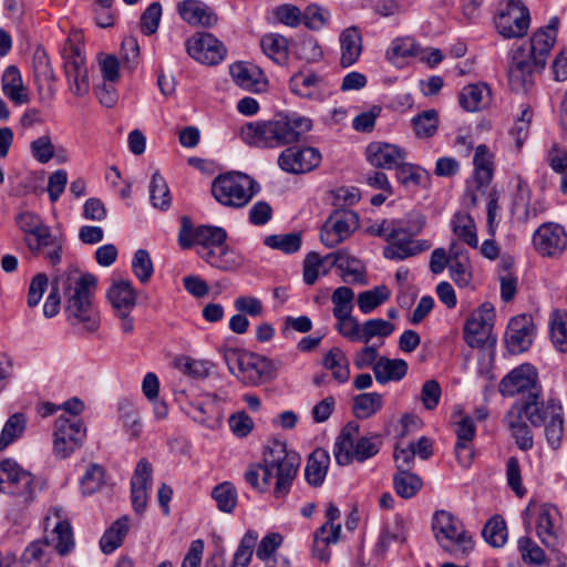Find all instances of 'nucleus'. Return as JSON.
<instances>
[{"label": "nucleus", "mask_w": 567, "mask_h": 567, "mask_svg": "<svg viewBox=\"0 0 567 567\" xmlns=\"http://www.w3.org/2000/svg\"><path fill=\"white\" fill-rule=\"evenodd\" d=\"M300 456L288 451L285 442L275 440L264 454L262 463L250 465L245 473V481L256 491L265 492L275 480L272 494L284 498L289 493L297 476Z\"/></svg>", "instance_id": "1"}, {"label": "nucleus", "mask_w": 567, "mask_h": 567, "mask_svg": "<svg viewBox=\"0 0 567 567\" xmlns=\"http://www.w3.org/2000/svg\"><path fill=\"white\" fill-rule=\"evenodd\" d=\"M59 285L64 296L66 321L74 327L93 332L100 326V316L93 303L97 279L92 274H81L73 269L59 277Z\"/></svg>", "instance_id": "2"}, {"label": "nucleus", "mask_w": 567, "mask_h": 567, "mask_svg": "<svg viewBox=\"0 0 567 567\" xmlns=\"http://www.w3.org/2000/svg\"><path fill=\"white\" fill-rule=\"evenodd\" d=\"M312 121L297 113L278 114L268 121L250 122L241 126V140L254 147L276 148L296 143L311 131Z\"/></svg>", "instance_id": "3"}, {"label": "nucleus", "mask_w": 567, "mask_h": 567, "mask_svg": "<svg viewBox=\"0 0 567 567\" xmlns=\"http://www.w3.org/2000/svg\"><path fill=\"white\" fill-rule=\"evenodd\" d=\"M432 530L440 548L455 558L466 557L474 548L472 534L463 522L447 511H436Z\"/></svg>", "instance_id": "4"}, {"label": "nucleus", "mask_w": 567, "mask_h": 567, "mask_svg": "<svg viewBox=\"0 0 567 567\" xmlns=\"http://www.w3.org/2000/svg\"><path fill=\"white\" fill-rule=\"evenodd\" d=\"M425 225L421 214H410L406 219H394L395 240L383 249V256L390 260H404L429 250L432 243L427 239H414Z\"/></svg>", "instance_id": "5"}, {"label": "nucleus", "mask_w": 567, "mask_h": 567, "mask_svg": "<svg viewBox=\"0 0 567 567\" xmlns=\"http://www.w3.org/2000/svg\"><path fill=\"white\" fill-rule=\"evenodd\" d=\"M359 429L358 423L349 422L337 436L333 453L339 465L346 466L353 461L362 463L379 453V436H359Z\"/></svg>", "instance_id": "6"}, {"label": "nucleus", "mask_w": 567, "mask_h": 567, "mask_svg": "<svg viewBox=\"0 0 567 567\" xmlns=\"http://www.w3.org/2000/svg\"><path fill=\"white\" fill-rule=\"evenodd\" d=\"M259 190L256 181L239 172L219 174L212 184L214 198L220 205L230 208L245 207Z\"/></svg>", "instance_id": "7"}, {"label": "nucleus", "mask_w": 567, "mask_h": 567, "mask_svg": "<svg viewBox=\"0 0 567 567\" xmlns=\"http://www.w3.org/2000/svg\"><path fill=\"white\" fill-rule=\"evenodd\" d=\"M537 371L529 363H523L507 373L499 383V393L503 396L525 395V399L517 401L513 410L518 411V417L524 416L522 410L527 404H540V386L537 383Z\"/></svg>", "instance_id": "8"}, {"label": "nucleus", "mask_w": 567, "mask_h": 567, "mask_svg": "<svg viewBox=\"0 0 567 567\" xmlns=\"http://www.w3.org/2000/svg\"><path fill=\"white\" fill-rule=\"evenodd\" d=\"M495 320V309L492 303L481 305L464 326V340L471 348H477L484 357L493 360L496 337L492 330Z\"/></svg>", "instance_id": "9"}, {"label": "nucleus", "mask_w": 567, "mask_h": 567, "mask_svg": "<svg viewBox=\"0 0 567 567\" xmlns=\"http://www.w3.org/2000/svg\"><path fill=\"white\" fill-rule=\"evenodd\" d=\"M525 417L534 426H545V437L547 443L554 449H558L565 439V421L563 406L555 400H548L540 404H527L522 409Z\"/></svg>", "instance_id": "10"}, {"label": "nucleus", "mask_w": 567, "mask_h": 567, "mask_svg": "<svg viewBox=\"0 0 567 567\" xmlns=\"http://www.w3.org/2000/svg\"><path fill=\"white\" fill-rule=\"evenodd\" d=\"M34 476L10 458L0 462V493L16 498L18 505L30 504L35 496Z\"/></svg>", "instance_id": "11"}, {"label": "nucleus", "mask_w": 567, "mask_h": 567, "mask_svg": "<svg viewBox=\"0 0 567 567\" xmlns=\"http://www.w3.org/2000/svg\"><path fill=\"white\" fill-rule=\"evenodd\" d=\"M52 435L53 454L63 460L82 446L86 437V427L81 419L61 414L54 421Z\"/></svg>", "instance_id": "12"}, {"label": "nucleus", "mask_w": 567, "mask_h": 567, "mask_svg": "<svg viewBox=\"0 0 567 567\" xmlns=\"http://www.w3.org/2000/svg\"><path fill=\"white\" fill-rule=\"evenodd\" d=\"M61 56L69 90L79 97L87 95L90 81L85 56L80 45L75 44L70 38L66 39L61 49Z\"/></svg>", "instance_id": "13"}, {"label": "nucleus", "mask_w": 567, "mask_h": 567, "mask_svg": "<svg viewBox=\"0 0 567 567\" xmlns=\"http://www.w3.org/2000/svg\"><path fill=\"white\" fill-rule=\"evenodd\" d=\"M528 8L519 0H508L501 4L495 17V27L505 39L523 38L529 28Z\"/></svg>", "instance_id": "14"}, {"label": "nucleus", "mask_w": 567, "mask_h": 567, "mask_svg": "<svg viewBox=\"0 0 567 567\" xmlns=\"http://www.w3.org/2000/svg\"><path fill=\"white\" fill-rule=\"evenodd\" d=\"M358 225L357 213L350 209H336L322 225L320 240L326 247L333 248L348 239Z\"/></svg>", "instance_id": "15"}, {"label": "nucleus", "mask_w": 567, "mask_h": 567, "mask_svg": "<svg viewBox=\"0 0 567 567\" xmlns=\"http://www.w3.org/2000/svg\"><path fill=\"white\" fill-rule=\"evenodd\" d=\"M107 299L115 316L120 320L122 332L130 334L134 331V320L130 316L136 305V292L128 280L113 282L107 290Z\"/></svg>", "instance_id": "16"}, {"label": "nucleus", "mask_w": 567, "mask_h": 567, "mask_svg": "<svg viewBox=\"0 0 567 567\" xmlns=\"http://www.w3.org/2000/svg\"><path fill=\"white\" fill-rule=\"evenodd\" d=\"M534 64V59L526 52L524 47L513 49L509 54L508 81L512 90L526 91L534 82L535 72H540Z\"/></svg>", "instance_id": "17"}, {"label": "nucleus", "mask_w": 567, "mask_h": 567, "mask_svg": "<svg viewBox=\"0 0 567 567\" xmlns=\"http://www.w3.org/2000/svg\"><path fill=\"white\" fill-rule=\"evenodd\" d=\"M186 51L194 60L207 65L218 64L227 53L223 42L208 32H198L188 39Z\"/></svg>", "instance_id": "18"}, {"label": "nucleus", "mask_w": 567, "mask_h": 567, "mask_svg": "<svg viewBox=\"0 0 567 567\" xmlns=\"http://www.w3.org/2000/svg\"><path fill=\"white\" fill-rule=\"evenodd\" d=\"M24 245L32 256L42 257L50 265L56 266L62 261L65 238L62 235H54L48 226L45 230L38 233Z\"/></svg>", "instance_id": "19"}, {"label": "nucleus", "mask_w": 567, "mask_h": 567, "mask_svg": "<svg viewBox=\"0 0 567 567\" xmlns=\"http://www.w3.org/2000/svg\"><path fill=\"white\" fill-rule=\"evenodd\" d=\"M560 514L551 504H542L537 508L536 534L540 542L551 550H558L561 543Z\"/></svg>", "instance_id": "20"}, {"label": "nucleus", "mask_w": 567, "mask_h": 567, "mask_svg": "<svg viewBox=\"0 0 567 567\" xmlns=\"http://www.w3.org/2000/svg\"><path fill=\"white\" fill-rule=\"evenodd\" d=\"M321 154L315 147H288L278 157L281 169L291 174H303L319 166Z\"/></svg>", "instance_id": "21"}, {"label": "nucleus", "mask_w": 567, "mask_h": 567, "mask_svg": "<svg viewBox=\"0 0 567 567\" xmlns=\"http://www.w3.org/2000/svg\"><path fill=\"white\" fill-rule=\"evenodd\" d=\"M533 244L542 256L554 257L566 249L567 234L563 226L545 223L534 233Z\"/></svg>", "instance_id": "22"}, {"label": "nucleus", "mask_w": 567, "mask_h": 567, "mask_svg": "<svg viewBox=\"0 0 567 567\" xmlns=\"http://www.w3.org/2000/svg\"><path fill=\"white\" fill-rule=\"evenodd\" d=\"M275 363L260 354L249 352L244 361V369L238 378L247 385H261L276 378Z\"/></svg>", "instance_id": "23"}, {"label": "nucleus", "mask_w": 567, "mask_h": 567, "mask_svg": "<svg viewBox=\"0 0 567 567\" xmlns=\"http://www.w3.org/2000/svg\"><path fill=\"white\" fill-rule=\"evenodd\" d=\"M152 464L142 458L136 464L131 480V499L135 513L141 514L147 505V491L152 485Z\"/></svg>", "instance_id": "24"}, {"label": "nucleus", "mask_w": 567, "mask_h": 567, "mask_svg": "<svg viewBox=\"0 0 567 567\" xmlns=\"http://www.w3.org/2000/svg\"><path fill=\"white\" fill-rule=\"evenodd\" d=\"M365 157L374 167L392 169L405 161L406 152L394 144L372 142L367 146Z\"/></svg>", "instance_id": "25"}, {"label": "nucleus", "mask_w": 567, "mask_h": 567, "mask_svg": "<svg viewBox=\"0 0 567 567\" xmlns=\"http://www.w3.org/2000/svg\"><path fill=\"white\" fill-rule=\"evenodd\" d=\"M533 323L525 316L513 318L505 333V343L513 354L526 351L532 344Z\"/></svg>", "instance_id": "26"}, {"label": "nucleus", "mask_w": 567, "mask_h": 567, "mask_svg": "<svg viewBox=\"0 0 567 567\" xmlns=\"http://www.w3.org/2000/svg\"><path fill=\"white\" fill-rule=\"evenodd\" d=\"M328 258H331L330 267L336 266L340 270L341 278L344 282L367 284L364 266L347 250L341 249L329 254Z\"/></svg>", "instance_id": "27"}, {"label": "nucleus", "mask_w": 567, "mask_h": 567, "mask_svg": "<svg viewBox=\"0 0 567 567\" xmlns=\"http://www.w3.org/2000/svg\"><path fill=\"white\" fill-rule=\"evenodd\" d=\"M177 9L182 19L189 24L213 27L217 22V16L202 1L184 0Z\"/></svg>", "instance_id": "28"}, {"label": "nucleus", "mask_w": 567, "mask_h": 567, "mask_svg": "<svg viewBox=\"0 0 567 567\" xmlns=\"http://www.w3.org/2000/svg\"><path fill=\"white\" fill-rule=\"evenodd\" d=\"M199 256L212 267L223 271H234L243 264V258L226 241L213 250L200 251Z\"/></svg>", "instance_id": "29"}, {"label": "nucleus", "mask_w": 567, "mask_h": 567, "mask_svg": "<svg viewBox=\"0 0 567 567\" xmlns=\"http://www.w3.org/2000/svg\"><path fill=\"white\" fill-rule=\"evenodd\" d=\"M340 65L349 68L353 65L362 52V37L357 27H349L340 34Z\"/></svg>", "instance_id": "30"}, {"label": "nucleus", "mask_w": 567, "mask_h": 567, "mask_svg": "<svg viewBox=\"0 0 567 567\" xmlns=\"http://www.w3.org/2000/svg\"><path fill=\"white\" fill-rule=\"evenodd\" d=\"M323 80L315 73L297 72L289 80V89L297 96L317 100L322 94Z\"/></svg>", "instance_id": "31"}, {"label": "nucleus", "mask_w": 567, "mask_h": 567, "mask_svg": "<svg viewBox=\"0 0 567 567\" xmlns=\"http://www.w3.org/2000/svg\"><path fill=\"white\" fill-rule=\"evenodd\" d=\"M408 369L405 360L389 359L386 357H380L373 364V373L380 384L402 380L406 375Z\"/></svg>", "instance_id": "32"}, {"label": "nucleus", "mask_w": 567, "mask_h": 567, "mask_svg": "<svg viewBox=\"0 0 567 567\" xmlns=\"http://www.w3.org/2000/svg\"><path fill=\"white\" fill-rule=\"evenodd\" d=\"M555 42L556 35L548 33L544 28L534 32L529 49L526 52L534 59L536 68L545 69L547 58Z\"/></svg>", "instance_id": "33"}, {"label": "nucleus", "mask_w": 567, "mask_h": 567, "mask_svg": "<svg viewBox=\"0 0 567 567\" xmlns=\"http://www.w3.org/2000/svg\"><path fill=\"white\" fill-rule=\"evenodd\" d=\"M493 159L494 155L486 145L481 144L476 147L473 164L474 179L478 189L487 187L493 179Z\"/></svg>", "instance_id": "34"}, {"label": "nucleus", "mask_w": 567, "mask_h": 567, "mask_svg": "<svg viewBox=\"0 0 567 567\" xmlns=\"http://www.w3.org/2000/svg\"><path fill=\"white\" fill-rule=\"evenodd\" d=\"M458 102L467 112L480 111L489 103V89L484 83L466 85L458 94Z\"/></svg>", "instance_id": "35"}, {"label": "nucleus", "mask_w": 567, "mask_h": 567, "mask_svg": "<svg viewBox=\"0 0 567 567\" xmlns=\"http://www.w3.org/2000/svg\"><path fill=\"white\" fill-rule=\"evenodd\" d=\"M2 91L16 104H24L29 101L20 71L14 65L8 66L2 74Z\"/></svg>", "instance_id": "36"}, {"label": "nucleus", "mask_w": 567, "mask_h": 567, "mask_svg": "<svg viewBox=\"0 0 567 567\" xmlns=\"http://www.w3.org/2000/svg\"><path fill=\"white\" fill-rule=\"evenodd\" d=\"M51 513L58 519L52 530V539L54 549L60 555L68 554L74 546L73 534L71 525L66 520H61L63 509L59 507L52 508Z\"/></svg>", "instance_id": "37"}, {"label": "nucleus", "mask_w": 567, "mask_h": 567, "mask_svg": "<svg viewBox=\"0 0 567 567\" xmlns=\"http://www.w3.org/2000/svg\"><path fill=\"white\" fill-rule=\"evenodd\" d=\"M329 462V455L323 450L318 449L310 454L305 468V477L308 484L317 487L323 483Z\"/></svg>", "instance_id": "38"}, {"label": "nucleus", "mask_w": 567, "mask_h": 567, "mask_svg": "<svg viewBox=\"0 0 567 567\" xmlns=\"http://www.w3.org/2000/svg\"><path fill=\"white\" fill-rule=\"evenodd\" d=\"M130 529V518L122 516L116 519L103 534L100 540L101 550L104 554H111L117 549Z\"/></svg>", "instance_id": "39"}, {"label": "nucleus", "mask_w": 567, "mask_h": 567, "mask_svg": "<svg viewBox=\"0 0 567 567\" xmlns=\"http://www.w3.org/2000/svg\"><path fill=\"white\" fill-rule=\"evenodd\" d=\"M262 52L277 64H286L289 58L288 40L278 33L265 34L260 40Z\"/></svg>", "instance_id": "40"}, {"label": "nucleus", "mask_w": 567, "mask_h": 567, "mask_svg": "<svg viewBox=\"0 0 567 567\" xmlns=\"http://www.w3.org/2000/svg\"><path fill=\"white\" fill-rule=\"evenodd\" d=\"M230 74L241 87L249 91L260 90L264 76L258 68L245 63H236L230 66Z\"/></svg>", "instance_id": "41"}, {"label": "nucleus", "mask_w": 567, "mask_h": 567, "mask_svg": "<svg viewBox=\"0 0 567 567\" xmlns=\"http://www.w3.org/2000/svg\"><path fill=\"white\" fill-rule=\"evenodd\" d=\"M323 367L332 372V377L339 383H346L350 378L349 361L343 351L333 347L323 358Z\"/></svg>", "instance_id": "42"}, {"label": "nucleus", "mask_w": 567, "mask_h": 567, "mask_svg": "<svg viewBox=\"0 0 567 567\" xmlns=\"http://www.w3.org/2000/svg\"><path fill=\"white\" fill-rule=\"evenodd\" d=\"M383 406V398L378 392L357 395L353 399L352 411L357 419L364 420L377 414Z\"/></svg>", "instance_id": "43"}, {"label": "nucleus", "mask_w": 567, "mask_h": 567, "mask_svg": "<svg viewBox=\"0 0 567 567\" xmlns=\"http://www.w3.org/2000/svg\"><path fill=\"white\" fill-rule=\"evenodd\" d=\"M451 261L449 265V269L451 272V278L454 282L460 287H466L472 278L468 259L467 257L461 255L456 249V244L452 243L450 246Z\"/></svg>", "instance_id": "44"}, {"label": "nucleus", "mask_w": 567, "mask_h": 567, "mask_svg": "<svg viewBox=\"0 0 567 567\" xmlns=\"http://www.w3.org/2000/svg\"><path fill=\"white\" fill-rule=\"evenodd\" d=\"M522 417H518V411L512 409L507 415L508 426L517 446L528 451L534 445V439L529 426L522 421Z\"/></svg>", "instance_id": "45"}, {"label": "nucleus", "mask_w": 567, "mask_h": 567, "mask_svg": "<svg viewBox=\"0 0 567 567\" xmlns=\"http://www.w3.org/2000/svg\"><path fill=\"white\" fill-rule=\"evenodd\" d=\"M454 234L468 246L476 248L478 239L476 226L472 216L467 213H456L452 220Z\"/></svg>", "instance_id": "46"}, {"label": "nucleus", "mask_w": 567, "mask_h": 567, "mask_svg": "<svg viewBox=\"0 0 567 567\" xmlns=\"http://www.w3.org/2000/svg\"><path fill=\"white\" fill-rule=\"evenodd\" d=\"M196 239L199 254L200 251L213 250L224 244L227 239V233L221 227L203 225L197 227Z\"/></svg>", "instance_id": "47"}, {"label": "nucleus", "mask_w": 567, "mask_h": 567, "mask_svg": "<svg viewBox=\"0 0 567 567\" xmlns=\"http://www.w3.org/2000/svg\"><path fill=\"white\" fill-rule=\"evenodd\" d=\"M50 543L48 539L31 543L22 554L21 561L24 567H41L50 558Z\"/></svg>", "instance_id": "48"}, {"label": "nucleus", "mask_w": 567, "mask_h": 567, "mask_svg": "<svg viewBox=\"0 0 567 567\" xmlns=\"http://www.w3.org/2000/svg\"><path fill=\"white\" fill-rule=\"evenodd\" d=\"M391 296L389 288L384 285L377 286L371 290L360 292L358 296V306L362 313L372 312L380 305L385 302Z\"/></svg>", "instance_id": "49"}, {"label": "nucleus", "mask_w": 567, "mask_h": 567, "mask_svg": "<svg viewBox=\"0 0 567 567\" xmlns=\"http://www.w3.org/2000/svg\"><path fill=\"white\" fill-rule=\"evenodd\" d=\"M394 329V324L384 319H369L362 323L360 342L368 344L373 338H388Z\"/></svg>", "instance_id": "50"}, {"label": "nucleus", "mask_w": 567, "mask_h": 567, "mask_svg": "<svg viewBox=\"0 0 567 567\" xmlns=\"http://www.w3.org/2000/svg\"><path fill=\"white\" fill-rule=\"evenodd\" d=\"M393 485L399 496L402 498H411L421 489L422 481L410 471H402L394 475Z\"/></svg>", "instance_id": "51"}, {"label": "nucleus", "mask_w": 567, "mask_h": 567, "mask_svg": "<svg viewBox=\"0 0 567 567\" xmlns=\"http://www.w3.org/2000/svg\"><path fill=\"white\" fill-rule=\"evenodd\" d=\"M482 536L493 547H502L507 540V527L501 516H494L487 520L482 530Z\"/></svg>", "instance_id": "52"}, {"label": "nucleus", "mask_w": 567, "mask_h": 567, "mask_svg": "<svg viewBox=\"0 0 567 567\" xmlns=\"http://www.w3.org/2000/svg\"><path fill=\"white\" fill-rule=\"evenodd\" d=\"M150 198L155 208L165 210L171 205V194L166 181L159 173H154L150 184Z\"/></svg>", "instance_id": "53"}, {"label": "nucleus", "mask_w": 567, "mask_h": 567, "mask_svg": "<svg viewBox=\"0 0 567 567\" xmlns=\"http://www.w3.org/2000/svg\"><path fill=\"white\" fill-rule=\"evenodd\" d=\"M421 47L410 37L394 39L385 52L389 61L393 62L399 58L417 56Z\"/></svg>", "instance_id": "54"}, {"label": "nucleus", "mask_w": 567, "mask_h": 567, "mask_svg": "<svg viewBox=\"0 0 567 567\" xmlns=\"http://www.w3.org/2000/svg\"><path fill=\"white\" fill-rule=\"evenodd\" d=\"M212 496L219 511L231 513L237 505V491L229 482H224L214 487Z\"/></svg>", "instance_id": "55"}, {"label": "nucleus", "mask_w": 567, "mask_h": 567, "mask_svg": "<svg viewBox=\"0 0 567 567\" xmlns=\"http://www.w3.org/2000/svg\"><path fill=\"white\" fill-rule=\"evenodd\" d=\"M25 430V419L23 414L16 413L6 422L0 434V451L7 449L13 441L19 439Z\"/></svg>", "instance_id": "56"}, {"label": "nucleus", "mask_w": 567, "mask_h": 567, "mask_svg": "<svg viewBox=\"0 0 567 567\" xmlns=\"http://www.w3.org/2000/svg\"><path fill=\"white\" fill-rule=\"evenodd\" d=\"M396 179L405 187L419 186L427 179V173L422 167L402 161L395 168Z\"/></svg>", "instance_id": "57"}, {"label": "nucleus", "mask_w": 567, "mask_h": 567, "mask_svg": "<svg viewBox=\"0 0 567 567\" xmlns=\"http://www.w3.org/2000/svg\"><path fill=\"white\" fill-rule=\"evenodd\" d=\"M331 258L320 257L319 254L311 251L309 252L303 260V281L307 285H313L322 269V274L326 275L328 269L324 268L326 264L330 265Z\"/></svg>", "instance_id": "58"}, {"label": "nucleus", "mask_w": 567, "mask_h": 567, "mask_svg": "<svg viewBox=\"0 0 567 567\" xmlns=\"http://www.w3.org/2000/svg\"><path fill=\"white\" fill-rule=\"evenodd\" d=\"M341 533V525H331L330 534L321 535L319 530L315 534L313 555L321 561H328L330 558V544L338 543Z\"/></svg>", "instance_id": "59"}, {"label": "nucleus", "mask_w": 567, "mask_h": 567, "mask_svg": "<svg viewBox=\"0 0 567 567\" xmlns=\"http://www.w3.org/2000/svg\"><path fill=\"white\" fill-rule=\"evenodd\" d=\"M412 124L419 137H431L439 126V114L434 109L423 111L413 117Z\"/></svg>", "instance_id": "60"}, {"label": "nucleus", "mask_w": 567, "mask_h": 567, "mask_svg": "<svg viewBox=\"0 0 567 567\" xmlns=\"http://www.w3.org/2000/svg\"><path fill=\"white\" fill-rule=\"evenodd\" d=\"M17 226L23 233V241H28L30 238L35 236L38 233L45 230L48 227L43 219L35 213L22 212L17 218Z\"/></svg>", "instance_id": "61"}, {"label": "nucleus", "mask_w": 567, "mask_h": 567, "mask_svg": "<svg viewBox=\"0 0 567 567\" xmlns=\"http://www.w3.org/2000/svg\"><path fill=\"white\" fill-rule=\"evenodd\" d=\"M550 338L557 350L567 352V315L554 312L550 319Z\"/></svg>", "instance_id": "62"}, {"label": "nucleus", "mask_w": 567, "mask_h": 567, "mask_svg": "<svg viewBox=\"0 0 567 567\" xmlns=\"http://www.w3.org/2000/svg\"><path fill=\"white\" fill-rule=\"evenodd\" d=\"M264 243L272 249H279L286 254H293L300 249L301 237L296 233L270 235L265 238Z\"/></svg>", "instance_id": "63"}, {"label": "nucleus", "mask_w": 567, "mask_h": 567, "mask_svg": "<svg viewBox=\"0 0 567 567\" xmlns=\"http://www.w3.org/2000/svg\"><path fill=\"white\" fill-rule=\"evenodd\" d=\"M258 535L255 532H247L234 555L231 567H247L251 560Z\"/></svg>", "instance_id": "64"}]
</instances>
